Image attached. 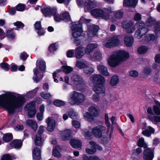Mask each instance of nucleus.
I'll return each instance as SVG.
<instances>
[{
  "label": "nucleus",
  "mask_w": 160,
  "mask_h": 160,
  "mask_svg": "<svg viewBox=\"0 0 160 160\" xmlns=\"http://www.w3.org/2000/svg\"><path fill=\"white\" fill-rule=\"evenodd\" d=\"M25 102L24 97H16L11 92L0 95V107L6 109L9 113H13L16 108L22 107Z\"/></svg>",
  "instance_id": "1"
},
{
  "label": "nucleus",
  "mask_w": 160,
  "mask_h": 160,
  "mask_svg": "<svg viewBox=\"0 0 160 160\" xmlns=\"http://www.w3.org/2000/svg\"><path fill=\"white\" fill-rule=\"evenodd\" d=\"M112 11L111 8H105L103 10L100 9H95L91 11V14L96 17H101L107 20L110 19V14Z\"/></svg>",
  "instance_id": "2"
},
{
  "label": "nucleus",
  "mask_w": 160,
  "mask_h": 160,
  "mask_svg": "<svg viewBox=\"0 0 160 160\" xmlns=\"http://www.w3.org/2000/svg\"><path fill=\"white\" fill-rule=\"evenodd\" d=\"M85 99V96L83 94L73 92L70 95L68 101L72 104H78L83 102Z\"/></svg>",
  "instance_id": "3"
},
{
  "label": "nucleus",
  "mask_w": 160,
  "mask_h": 160,
  "mask_svg": "<svg viewBox=\"0 0 160 160\" xmlns=\"http://www.w3.org/2000/svg\"><path fill=\"white\" fill-rule=\"evenodd\" d=\"M136 25L138 26V28L135 32V37L140 39L147 32L148 29L144 27L145 24L143 22H138Z\"/></svg>",
  "instance_id": "4"
},
{
  "label": "nucleus",
  "mask_w": 160,
  "mask_h": 160,
  "mask_svg": "<svg viewBox=\"0 0 160 160\" xmlns=\"http://www.w3.org/2000/svg\"><path fill=\"white\" fill-rule=\"evenodd\" d=\"M88 112H86L84 115L85 118L89 121L94 120V118L98 116L99 112L96 108L94 106H91L88 108Z\"/></svg>",
  "instance_id": "5"
},
{
  "label": "nucleus",
  "mask_w": 160,
  "mask_h": 160,
  "mask_svg": "<svg viewBox=\"0 0 160 160\" xmlns=\"http://www.w3.org/2000/svg\"><path fill=\"white\" fill-rule=\"evenodd\" d=\"M106 127L102 125L93 128L92 129V134L96 137L100 138L106 132Z\"/></svg>",
  "instance_id": "6"
},
{
  "label": "nucleus",
  "mask_w": 160,
  "mask_h": 160,
  "mask_svg": "<svg viewBox=\"0 0 160 160\" xmlns=\"http://www.w3.org/2000/svg\"><path fill=\"white\" fill-rule=\"evenodd\" d=\"M72 30V35L74 38H77L81 36L82 32V24L74 23L71 27Z\"/></svg>",
  "instance_id": "7"
},
{
  "label": "nucleus",
  "mask_w": 160,
  "mask_h": 160,
  "mask_svg": "<svg viewBox=\"0 0 160 160\" xmlns=\"http://www.w3.org/2000/svg\"><path fill=\"white\" fill-rule=\"evenodd\" d=\"M108 64L111 67H115L119 64L121 62L115 52L108 57Z\"/></svg>",
  "instance_id": "8"
},
{
  "label": "nucleus",
  "mask_w": 160,
  "mask_h": 160,
  "mask_svg": "<svg viewBox=\"0 0 160 160\" xmlns=\"http://www.w3.org/2000/svg\"><path fill=\"white\" fill-rule=\"evenodd\" d=\"M122 26L128 33H132L135 30L134 24L132 22L124 21L122 23Z\"/></svg>",
  "instance_id": "9"
},
{
  "label": "nucleus",
  "mask_w": 160,
  "mask_h": 160,
  "mask_svg": "<svg viewBox=\"0 0 160 160\" xmlns=\"http://www.w3.org/2000/svg\"><path fill=\"white\" fill-rule=\"evenodd\" d=\"M90 80L93 83L98 84H104L105 80L104 78L100 74H94L90 78Z\"/></svg>",
  "instance_id": "10"
},
{
  "label": "nucleus",
  "mask_w": 160,
  "mask_h": 160,
  "mask_svg": "<svg viewBox=\"0 0 160 160\" xmlns=\"http://www.w3.org/2000/svg\"><path fill=\"white\" fill-rule=\"evenodd\" d=\"M55 20L58 22H59L62 20H64L65 22L70 21L71 18L68 12H65L60 15L57 14V13L53 15Z\"/></svg>",
  "instance_id": "11"
},
{
  "label": "nucleus",
  "mask_w": 160,
  "mask_h": 160,
  "mask_svg": "<svg viewBox=\"0 0 160 160\" xmlns=\"http://www.w3.org/2000/svg\"><path fill=\"white\" fill-rule=\"evenodd\" d=\"M41 11L43 15L46 17H50L52 15H55L57 13L55 8H52L50 7L44 8L41 9Z\"/></svg>",
  "instance_id": "12"
},
{
  "label": "nucleus",
  "mask_w": 160,
  "mask_h": 160,
  "mask_svg": "<svg viewBox=\"0 0 160 160\" xmlns=\"http://www.w3.org/2000/svg\"><path fill=\"white\" fill-rule=\"evenodd\" d=\"M48 125L47 130L49 132L52 131L56 126V121L52 117H48L46 120Z\"/></svg>",
  "instance_id": "13"
},
{
  "label": "nucleus",
  "mask_w": 160,
  "mask_h": 160,
  "mask_svg": "<svg viewBox=\"0 0 160 160\" xmlns=\"http://www.w3.org/2000/svg\"><path fill=\"white\" fill-rule=\"evenodd\" d=\"M115 53L120 62L126 61L129 57L128 52L124 51H118Z\"/></svg>",
  "instance_id": "14"
},
{
  "label": "nucleus",
  "mask_w": 160,
  "mask_h": 160,
  "mask_svg": "<svg viewBox=\"0 0 160 160\" xmlns=\"http://www.w3.org/2000/svg\"><path fill=\"white\" fill-rule=\"evenodd\" d=\"M154 157L153 150L150 148L145 149L143 152L144 160H152Z\"/></svg>",
  "instance_id": "15"
},
{
  "label": "nucleus",
  "mask_w": 160,
  "mask_h": 160,
  "mask_svg": "<svg viewBox=\"0 0 160 160\" xmlns=\"http://www.w3.org/2000/svg\"><path fill=\"white\" fill-rule=\"evenodd\" d=\"M71 79L73 83L76 85L82 84L84 82L82 77L80 75L76 74H74L72 76Z\"/></svg>",
  "instance_id": "16"
},
{
  "label": "nucleus",
  "mask_w": 160,
  "mask_h": 160,
  "mask_svg": "<svg viewBox=\"0 0 160 160\" xmlns=\"http://www.w3.org/2000/svg\"><path fill=\"white\" fill-rule=\"evenodd\" d=\"M104 84H98L93 86V90L98 94L104 93L105 92V88Z\"/></svg>",
  "instance_id": "17"
},
{
  "label": "nucleus",
  "mask_w": 160,
  "mask_h": 160,
  "mask_svg": "<svg viewBox=\"0 0 160 160\" xmlns=\"http://www.w3.org/2000/svg\"><path fill=\"white\" fill-rule=\"evenodd\" d=\"M99 30V27L93 25L88 28V35L90 37H93L96 35Z\"/></svg>",
  "instance_id": "18"
},
{
  "label": "nucleus",
  "mask_w": 160,
  "mask_h": 160,
  "mask_svg": "<svg viewBox=\"0 0 160 160\" xmlns=\"http://www.w3.org/2000/svg\"><path fill=\"white\" fill-rule=\"evenodd\" d=\"M98 47V45L96 43L89 44L85 48V53L89 56L93 50L97 48Z\"/></svg>",
  "instance_id": "19"
},
{
  "label": "nucleus",
  "mask_w": 160,
  "mask_h": 160,
  "mask_svg": "<svg viewBox=\"0 0 160 160\" xmlns=\"http://www.w3.org/2000/svg\"><path fill=\"white\" fill-rule=\"evenodd\" d=\"M85 48L82 46H79L77 48L75 51V57L76 58L79 59L81 58L85 54Z\"/></svg>",
  "instance_id": "20"
},
{
  "label": "nucleus",
  "mask_w": 160,
  "mask_h": 160,
  "mask_svg": "<svg viewBox=\"0 0 160 160\" xmlns=\"http://www.w3.org/2000/svg\"><path fill=\"white\" fill-rule=\"evenodd\" d=\"M97 2L95 0H89L85 2L84 6L85 10L86 9L89 10L92 8H94L97 5Z\"/></svg>",
  "instance_id": "21"
},
{
  "label": "nucleus",
  "mask_w": 160,
  "mask_h": 160,
  "mask_svg": "<svg viewBox=\"0 0 160 160\" xmlns=\"http://www.w3.org/2000/svg\"><path fill=\"white\" fill-rule=\"evenodd\" d=\"M105 120L106 122V124L107 127V134L109 132H110V133L109 135V138L110 139L111 138L112 132L113 131V128L112 127H110V124L108 119V115L106 114L105 115Z\"/></svg>",
  "instance_id": "22"
},
{
  "label": "nucleus",
  "mask_w": 160,
  "mask_h": 160,
  "mask_svg": "<svg viewBox=\"0 0 160 160\" xmlns=\"http://www.w3.org/2000/svg\"><path fill=\"white\" fill-rule=\"evenodd\" d=\"M88 58L90 60H93V59L97 60H101L102 58V53L99 51H97L94 52L93 56L90 55L88 57Z\"/></svg>",
  "instance_id": "23"
},
{
  "label": "nucleus",
  "mask_w": 160,
  "mask_h": 160,
  "mask_svg": "<svg viewBox=\"0 0 160 160\" xmlns=\"http://www.w3.org/2000/svg\"><path fill=\"white\" fill-rule=\"evenodd\" d=\"M114 17H111L110 16V20L114 22L117 19H120L123 17V12L119 10H118L114 12Z\"/></svg>",
  "instance_id": "24"
},
{
  "label": "nucleus",
  "mask_w": 160,
  "mask_h": 160,
  "mask_svg": "<svg viewBox=\"0 0 160 160\" xmlns=\"http://www.w3.org/2000/svg\"><path fill=\"white\" fill-rule=\"evenodd\" d=\"M124 42L126 46L130 47L132 45L133 43V38L130 35H127L124 38Z\"/></svg>",
  "instance_id": "25"
},
{
  "label": "nucleus",
  "mask_w": 160,
  "mask_h": 160,
  "mask_svg": "<svg viewBox=\"0 0 160 160\" xmlns=\"http://www.w3.org/2000/svg\"><path fill=\"white\" fill-rule=\"evenodd\" d=\"M97 68L98 71L102 74L106 76H109V73L108 72L107 68L104 66L102 65H98Z\"/></svg>",
  "instance_id": "26"
},
{
  "label": "nucleus",
  "mask_w": 160,
  "mask_h": 160,
  "mask_svg": "<svg viewBox=\"0 0 160 160\" xmlns=\"http://www.w3.org/2000/svg\"><path fill=\"white\" fill-rule=\"evenodd\" d=\"M43 139L42 138L41 135L39 134L36 135L34 138V143L36 146H42L44 142Z\"/></svg>",
  "instance_id": "27"
},
{
  "label": "nucleus",
  "mask_w": 160,
  "mask_h": 160,
  "mask_svg": "<svg viewBox=\"0 0 160 160\" xmlns=\"http://www.w3.org/2000/svg\"><path fill=\"white\" fill-rule=\"evenodd\" d=\"M32 157L33 159L39 160L41 158V150L38 147H35L32 151Z\"/></svg>",
  "instance_id": "28"
},
{
  "label": "nucleus",
  "mask_w": 160,
  "mask_h": 160,
  "mask_svg": "<svg viewBox=\"0 0 160 160\" xmlns=\"http://www.w3.org/2000/svg\"><path fill=\"white\" fill-rule=\"evenodd\" d=\"M71 145L74 148H80L82 146V143L78 140L72 139L70 141Z\"/></svg>",
  "instance_id": "29"
},
{
  "label": "nucleus",
  "mask_w": 160,
  "mask_h": 160,
  "mask_svg": "<svg viewBox=\"0 0 160 160\" xmlns=\"http://www.w3.org/2000/svg\"><path fill=\"white\" fill-rule=\"evenodd\" d=\"M10 145L15 148L19 149L22 146V142L20 140H15L10 143Z\"/></svg>",
  "instance_id": "30"
},
{
  "label": "nucleus",
  "mask_w": 160,
  "mask_h": 160,
  "mask_svg": "<svg viewBox=\"0 0 160 160\" xmlns=\"http://www.w3.org/2000/svg\"><path fill=\"white\" fill-rule=\"evenodd\" d=\"M148 129H146L143 130L142 132V134L146 137H149L151 134L154 133V129L151 126H149Z\"/></svg>",
  "instance_id": "31"
},
{
  "label": "nucleus",
  "mask_w": 160,
  "mask_h": 160,
  "mask_svg": "<svg viewBox=\"0 0 160 160\" xmlns=\"http://www.w3.org/2000/svg\"><path fill=\"white\" fill-rule=\"evenodd\" d=\"M154 102L156 105L153 107V111L154 113L157 115H160V102L156 100H154Z\"/></svg>",
  "instance_id": "32"
},
{
  "label": "nucleus",
  "mask_w": 160,
  "mask_h": 160,
  "mask_svg": "<svg viewBox=\"0 0 160 160\" xmlns=\"http://www.w3.org/2000/svg\"><path fill=\"white\" fill-rule=\"evenodd\" d=\"M71 132L70 130H66L62 132L61 136L62 139L64 140H67L71 136Z\"/></svg>",
  "instance_id": "33"
},
{
  "label": "nucleus",
  "mask_w": 160,
  "mask_h": 160,
  "mask_svg": "<svg viewBox=\"0 0 160 160\" xmlns=\"http://www.w3.org/2000/svg\"><path fill=\"white\" fill-rule=\"evenodd\" d=\"M61 151V148L58 145H56L53 149L52 152L53 155L56 157L60 158L61 157V155L60 153Z\"/></svg>",
  "instance_id": "34"
},
{
  "label": "nucleus",
  "mask_w": 160,
  "mask_h": 160,
  "mask_svg": "<svg viewBox=\"0 0 160 160\" xmlns=\"http://www.w3.org/2000/svg\"><path fill=\"white\" fill-rule=\"evenodd\" d=\"M27 124L32 128L34 131H36L37 128V124L36 122L32 119L28 120L26 122Z\"/></svg>",
  "instance_id": "35"
},
{
  "label": "nucleus",
  "mask_w": 160,
  "mask_h": 160,
  "mask_svg": "<svg viewBox=\"0 0 160 160\" xmlns=\"http://www.w3.org/2000/svg\"><path fill=\"white\" fill-rule=\"evenodd\" d=\"M33 72L35 76H34L33 79L34 81L36 82H38L42 78L43 75V74H42L40 78L38 77V74H39V72L37 68H34L33 69Z\"/></svg>",
  "instance_id": "36"
},
{
  "label": "nucleus",
  "mask_w": 160,
  "mask_h": 160,
  "mask_svg": "<svg viewBox=\"0 0 160 160\" xmlns=\"http://www.w3.org/2000/svg\"><path fill=\"white\" fill-rule=\"evenodd\" d=\"M87 64L86 61H78L76 62V66L80 69H84Z\"/></svg>",
  "instance_id": "37"
},
{
  "label": "nucleus",
  "mask_w": 160,
  "mask_h": 160,
  "mask_svg": "<svg viewBox=\"0 0 160 160\" xmlns=\"http://www.w3.org/2000/svg\"><path fill=\"white\" fill-rule=\"evenodd\" d=\"M148 118L149 120L155 124H157L158 122H160V117L157 116H154L153 117L150 115L148 116Z\"/></svg>",
  "instance_id": "38"
},
{
  "label": "nucleus",
  "mask_w": 160,
  "mask_h": 160,
  "mask_svg": "<svg viewBox=\"0 0 160 160\" xmlns=\"http://www.w3.org/2000/svg\"><path fill=\"white\" fill-rule=\"evenodd\" d=\"M83 72L87 74H91L94 72V69L92 67L88 66V64L83 69Z\"/></svg>",
  "instance_id": "39"
},
{
  "label": "nucleus",
  "mask_w": 160,
  "mask_h": 160,
  "mask_svg": "<svg viewBox=\"0 0 160 160\" xmlns=\"http://www.w3.org/2000/svg\"><path fill=\"white\" fill-rule=\"evenodd\" d=\"M25 110L28 111L36 109L35 107V102L33 101L27 104L25 107Z\"/></svg>",
  "instance_id": "40"
},
{
  "label": "nucleus",
  "mask_w": 160,
  "mask_h": 160,
  "mask_svg": "<svg viewBox=\"0 0 160 160\" xmlns=\"http://www.w3.org/2000/svg\"><path fill=\"white\" fill-rule=\"evenodd\" d=\"M110 39L113 47L118 45L120 43V40L117 36L113 37L110 38Z\"/></svg>",
  "instance_id": "41"
},
{
  "label": "nucleus",
  "mask_w": 160,
  "mask_h": 160,
  "mask_svg": "<svg viewBox=\"0 0 160 160\" xmlns=\"http://www.w3.org/2000/svg\"><path fill=\"white\" fill-rule=\"evenodd\" d=\"M119 82V79L118 76H113L111 78L110 84L112 86L117 85Z\"/></svg>",
  "instance_id": "42"
},
{
  "label": "nucleus",
  "mask_w": 160,
  "mask_h": 160,
  "mask_svg": "<svg viewBox=\"0 0 160 160\" xmlns=\"http://www.w3.org/2000/svg\"><path fill=\"white\" fill-rule=\"evenodd\" d=\"M138 145L140 147H143L144 148L147 149V145L144 142V140L143 138H140L138 141L137 142Z\"/></svg>",
  "instance_id": "43"
},
{
  "label": "nucleus",
  "mask_w": 160,
  "mask_h": 160,
  "mask_svg": "<svg viewBox=\"0 0 160 160\" xmlns=\"http://www.w3.org/2000/svg\"><path fill=\"white\" fill-rule=\"evenodd\" d=\"M37 63L39 64L40 69L42 71H44L46 70V63L44 61L41 60L37 61Z\"/></svg>",
  "instance_id": "44"
},
{
  "label": "nucleus",
  "mask_w": 160,
  "mask_h": 160,
  "mask_svg": "<svg viewBox=\"0 0 160 160\" xmlns=\"http://www.w3.org/2000/svg\"><path fill=\"white\" fill-rule=\"evenodd\" d=\"M12 135L11 133H7L3 135L2 139L5 142H8L12 140Z\"/></svg>",
  "instance_id": "45"
},
{
  "label": "nucleus",
  "mask_w": 160,
  "mask_h": 160,
  "mask_svg": "<svg viewBox=\"0 0 160 160\" xmlns=\"http://www.w3.org/2000/svg\"><path fill=\"white\" fill-rule=\"evenodd\" d=\"M63 71L66 74L70 73L73 70V68L67 65H63L62 66Z\"/></svg>",
  "instance_id": "46"
},
{
  "label": "nucleus",
  "mask_w": 160,
  "mask_h": 160,
  "mask_svg": "<svg viewBox=\"0 0 160 160\" xmlns=\"http://www.w3.org/2000/svg\"><path fill=\"white\" fill-rule=\"evenodd\" d=\"M148 50L146 46H142L138 48V52L140 54H143L146 53Z\"/></svg>",
  "instance_id": "47"
},
{
  "label": "nucleus",
  "mask_w": 160,
  "mask_h": 160,
  "mask_svg": "<svg viewBox=\"0 0 160 160\" xmlns=\"http://www.w3.org/2000/svg\"><path fill=\"white\" fill-rule=\"evenodd\" d=\"M68 115L73 119H77L79 117L78 114L73 110L71 111L68 112Z\"/></svg>",
  "instance_id": "48"
},
{
  "label": "nucleus",
  "mask_w": 160,
  "mask_h": 160,
  "mask_svg": "<svg viewBox=\"0 0 160 160\" xmlns=\"http://www.w3.org/2000/svg\"><path fill=\"white\" fill-rule=\"evenodd\" d=\"M109 132H108V133L107 134L106 131V133H104V134H103L102 136V137L100 138H101V143L104 144H106L108 142V139L105 134L107 135L109 133Z\"/></svg>",
  "instance_id": "49"
},
{
  "label": "nucleus",
  "mask_w": 160,
  "mask_h": 160,
  "mask_svg": "<svg viewBox=\"0 0 160 160\" xmlns=\"http://www.w3.org/2000/svg\"><path fill=\"white\" fill-rule=\"evenodd\" d=\"M156 38V37L154 35L151 34H147L145 37V40L147 41L154 40Z\"/></svg>",
  "instance_id": "50"
},
{
  "label": "nucleus",
  "mask_w": 160,
  "mask_h": 160,
  "mask_svg": "<svg viewBox=\"0 0 160 160\" xmlns=\"http://www.w3.org/2000/svg\"><path fill=\"white\" fill-rule=\"evenodd\" d=\"M89 143L90 145L92 147L96 149H97L99 150H102V148L97 144L95 142L93 141H91L89 142Z\"/></svg>",
  "instance_id": "51"
},
{
  "label": "nucleus",
  "mask_w": 160,
  "mask_h": 160,
  "mask_svg": "<svg viewBox=\"0 0 160 160\" xmlns=\"http://www.w3.org/2000/svg\"><path fill=\"white\" fill-rule=\"evenodd\" d=\"M103 45L106 48H111L113 47L110 38L108 40L105 41L103 43Z\"/></svg>",
  "instance_id": "52"
},
{
  "label": "nucleus",
  "mask_w": 160,
  "mask_h": 160,
  "mask_svg": "<svg viewBox=\"0 0 160 160\" xmlns=\"http://www.w3.org/2000/svg\"><path fill=\"white\" fill-rule=\"evenodd\" d=\"M54 104L58 107H60L64 105L65 103L64 102L61 100H55L53 102Z\"/></svg>",
  "instance_id": "53"
},
{
  "label": "nucleus",
  "mask_w": 160,
  "mask_h": 160,
  "mask_svg": "<svg viewBox=\"0 0 160 160\" xmlns=\"http://www.w3.org/2000/svg\"><path fill=\"white\" fill-rule=\"evenodd\" d=\"M40 95L42 98L45 99H48L52 97V95L50 93H46L44 92H41Z\"/></svg>",
  "instance_id": "54"
},
{
  "label": "nucleus",
  "mask_w": 160,
  "mask_h": 160,
  "mask_svg": "<svg viewBox=\"0 0 160 160\" xmlns=\"http://www.w3.org/2000/svg\"><path fill=\"white\" fill-rule=\"evenodd\" d=\"M155 22V19L154 18H149L146 22L147 25L148 27L152 26Z\"/></svg>",
  "instance_id": "55"
},
{
  "label": "nucleus",
  "mask_w": 160,
  "mask_h": 160,
  "mask_svg": "<svg viewBox=\"0 0 160 160\" xmlns=\"http://www.w3.org/2000/svg\"><path fill=\"white\" fill-rule=\"evenodd\" d=\"M7 36L9 38L12 39L15 37V35L12 31L8 30L7 32Z\"/></svg>",
  "instance_id": "56"
},
{
  "label": "nucleus",
  "mask_w": 160,
  "mask_h": 160,
  "mask_svg": "<svg viewBox=\"0 0 160 160\" xmlns=\"http://www.w3.org/2000/svg\"><path fill=\"white\" fill-rule=\"evenodd\" d=\"M36 112V109L28 110V116L29 118H32L35 116Z\"/></svg>",
  "instance_id": "57"
},
{
  "label": "nucleus",
  "mask_w": 160,
  "mask_h": 160,
  "mask_svg": "<svg viewBox=\"0 0 160 160\" xmlns=\"http://www.w3.org/2000/svg\"><path fill=\"white\" fill-rule=\"evenodd\" d=\"M25 5L22 4H19L16 6V9L17 11H22L24 10Z\"/></svg>",
  "instance_id": "58"
},
{
  "label": "nucleus",
  "mask_w": 160,
  "mask_h": 160,
  "mask_svg": "<svg viewBox=\"0 0 160 160\" xmlns=\"http://www.w3.org/2000/svg\"><path fill=\"white\" fill-rule=\"evenodd\" d=\"M57 49V48L55 43L51 44L48 48V50L50 52H52L56 50Z\"/></svg>",
  "instance_id": "59"
},
{
  "label": "nucleus",
  "mask_w": 160,
  "mask_h": 160,
  "mask_svg": "<svg viewBox=\"0 0 160 160\" xmlns=\"http://www.w3.org/2000/svg\"><path fill=\"white\" fill-rule=\"evenodd\" d=\"M92 99L94 102H97L100 100V97L98 94L96 93L93 95Z\"/></svg>",
  "instance_id": "60"
},
{
  "label": "nucleus",
  "mask_w": 160,
  "mask_h": 160,
  "mask_svg": "<svg viewBox=\"0 0 160 160\" xmlns=\"http://www.w3.org/2000/svg\"><path fill=\"white\" fill-rule=\"evenodd\" d=\"M92 147L93 148H86V152L90 154H92L96 152V149L94 147Z\"/></svg>",
  "instance_id": "61"
},
{
  "label": "nucleus",
  "mask_w": 160,
  "mask_h": 160,
  "mask_svg": "<svg viewBox=\"0 0 160 160\" xmlns=\"http://www.w3.org/2000/svg\"><path fill=\"white\" fill-rule=\"evenodd\" d=\"M28 56V55L24 52H23L21 54L20 58L23 61H25Z\"/></svg>",
  "instance_id": "62"
},
{
  "label": "nucleus",
  "mask_w": 160,
  "mask_h": 160,
  "mask_svg": "<svg viewBox=\"0 0 160 160\" xmlns=\"http://www.w3.org/2000/svg\"><path fill=\"white\" fill-rule=\"evenodd\" d=\"M154 28L156 31H160V21L157 22L155 24Z\"/></svg>",
  "instance_id": "63"
},
{
  "label": "nucleus",
  "mask_w": 160,
  "mask_h": 160,
  "mask_svg": "<svg viewBox=\"0 0 160 160\" xmlns=\"http://www.w3.org/2000/svg\"><path fill=\"white\" fill-rule=\"evenodd\" d=\"M1 160H12L10 156L8 154H5L1 158Z\"/></svg>",
  "instance_id": "64"
}]
</instances>
